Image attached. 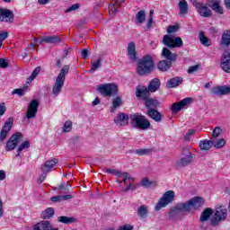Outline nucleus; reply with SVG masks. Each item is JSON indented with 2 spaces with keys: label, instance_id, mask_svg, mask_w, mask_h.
Masks as SVG:
<instances>
[{
  "label": "nucleus",
  "instance_id": "obj_26",
  "mask_svg": "<svg viewBox=\"0 0 230 230\" xmlns=\"http://www.w3.org/2000/svg\"><path fill=\"white\" fill-rule=\"evenodd\" d=\"M183 81L182 77H172L167 81L166 85L167 87H179V85H182Z\"/></svg>",
  "mask_w": 230,
  "mask_h": 230
},
{
  "label": "nucleus",
  "instance_id": "obj_58",
  "mask_svg": "<svg viewBox=\"0 0 230 230\" xmlns=\"http://www.w3.org/2000/svg\"><path fill=\"white\" fill-rule=\"evenodd\" d=\"M81 57L84 60H87L89 58V50L87 49H84L81 52Z\"/></svg>",
  "mask_w": 230,
  "mask_h": 230
},
{
  "label": "nucleus",
  "instance_id": "obj_25",
  "mask_svg": "<svg viewBox=\"0 0 230 230\" xmlns=\"http://www.w3.org/2000/svg\"><path fill=\"white\" fill-rule=\"evenodd\" d=\"M211 2H208V6L211 8L216 13H219V15H223L224 13V7L220 5L219 0H211Z\"/></svg>",
  "mask_w": 230,
  "mask_h": 230
},
{
  "label": "nucleus",
  "instance_id": "obj_9",
  "mask_svg": "<svg viewBox=\"0 0 230 230\" xmlns=\"http://www.w3.org/2000/svg\"><path fill=\"white\" fill-rule=\"evenodd\" d=\"M183 155L176 162L177 168H184V166H189L193 163V154L190 150L184 149Z\"/></svg>",
  "mask_w": 230,
  "mask_h": 230
},
{
  "label": "nucleus",
  "instance_id": "obj_64",
  "mask_svg": "<svg viewBox=\"0 0 230 230\" xmlns=\"http://www.w3.org/2000/svg\"><path fill=\"white\" fill-rule=\"evenodd\" d=\"M134 226L132 225H124L120 226L118 230H133Z\"/></svg>",
  "mask_w": 230,
  "mask_h": 230
},
{
  "label": "nucleus",
  "instance_id": "obj_36",
  "mask_svg": "<svg viewBox=\"0 0 230 230\" xmlns=\"http://www.w3.org/2000/svg\"><path fill=\"white\" fill-rule=\"evenodd\" d=\"M53 215H55V208H48L41 213V217H42V218H44V220L52 218Z\"/></svg>",
  "mask_w": 230,
  "mask_h": 230
},
{
  "label": "nucleus",
  "instance_id": "obj_13",
  "mask_svg": "<svg viewBox=\"0 0 230 230\" xmlns=\"http://www.w3.org/2000/svg\"><path fill=\"white\" fill-rule=\"evenodd\" d=\"M69 65H65L60 70V73L58 75V77L56 79V84L54 87H63L64 86V82H66V75L69 73L70 69Z\"/></svg>",
  "mask_w": 230,
  "mask_h": 230
},
{
  "label": "nucleus",
  "instance_id": "obj_60",
  "mask_svg": "<svg viewBox=\"0 0 230 230\" xmlns=\"http://www.w3.org/2000/svg\"><path fill=\"white\" fill-rule=\"evenodd\" d=\"M97 87H118V84L114 83H106V84H99L97 85Z\"/></svg>",
  "mask_w": 230,
  "mask_h": 230
},
{
  "label": "nucleus",
  "instance_id": "obj_49",
  "mask_svg": "<svg viewBox=\"0 0 230 230\" xmlns=\"http://www.w3.org/2000/svg\"><path fill=\"white\" fill-rule=\"evenodd\" d=\"M222 134V128L216 127L212 132V137H218Z\"/></svg>",
  "mask_w": 230,
  "mask_h": 230
},
{
  "label": "nucleus",
  "instance_id": "obj_30",
  "mask_svg": "<svg viewBox=\"0 0 230 230\" xmlns=\"http://www.w3.org/2000/svg\"><path fill=\"white\" fill-rule=\"evenodd\" d=\"M211 215H213V208H205L204 211L201 213L199 222H208V220H209V218L211 217Z\"/></svg>",
  "mask_w": 230,
  "mask_h": 230
},
{
  "label": "nucleus",
  "instance_id": "obj_63",
  "mask_svg": "<svg viewBox=\"0 0 230 230\" xmlns=\"http://www.w3.org/2000/svg\"><path fill=\"white\" fill-rule=\"evenodd\" d=\"M9 64L8 61H6V59L4 58H0V67H3L4 69H5V67H8Z\"/></svg>",
  "mask_w": 230,
  "mask_h": 230
},
{
  "label": "nucleus",
  "instance_id": "obj_47",
  "mask_svg": "<svg viewBox=\"0 0 230 230\" xmlns=\"http://www.w3.org/2000/svg\"><path fill=\"white\" fill-rule=\"evenodd\" d=\"M28 148H30V141L26 140L18 147V152H22V150H26Z\"/></svg>",
  "mask_w": 230,
  "mask_h": 230
},
{
  "label": "nucleus",
  "instance_id": "obj_55",
  "mask_svg": "<svg viewBox=\"0 0 230 230\" xmlns=\"http://www.w3.org/2000/svg\"><path fill=\"white\" fill-rule=\"evenodd\" d=\"M80 8V4H74L68 9L65 11L66 13H69V12H75V10H78Z\"/></svg>",
  "mask_w": 230,
  "mask_h": 230
},
{
  "label": "nucleus",
  "instance_id": "obj_14",
  "mask_svg": "<svg viewBox=\"0 0 230 230\" xmlns=\"http://www.w3.org/2000/svg\"><path fill=\"white\" fill-rule=\"evenodd\" d=\"M220 67L225 73H230V49L225 50L222 54Z\"/></svg>",
  "mask_w": 230,
  "mask_h": 230
},
{
  "label": "nucleus",
  "instance_id": "obj_3",
  "mask_svg": "<svg viewBox=\"0 0 230 230\" xmlns=\"http://www.w3.org/2000/svg\"><path fill=\"white\" fill-rule=\"evenodd\" d=\"M155 62L150 55H145L137 63V73L138 76H146L154 72Z\"/></svg>",
  "mask_w": 230,
  "mask_h": 230
},
{
  "label": "nucleus",
  "instance_id": "obj_22",
  "mask_svg": "<svg viewBox=\"0 0 230 230\" xmlns=\"http://www.w3.org/2000/svg\"><path fill=\"white\" fill-rule=\"evenodd\" d=\"M210 93L213 96H226L230 94V87H212Z\"/></svg>",
  "mask_w": 230,
  "mask_h": 230
},
{
  "label": "nucleus",
  "instance_id": "obj_54",
  "mask_svg": "<svg viewBox=\"0 0 230 230\" xmlns=\"http://www.w3.org/2000/svg\"><path fill=\"white\" fill-rule=\"evenodd\" d=\"M139 188V185H132V181L129 182V184L124 189V191H134V190H137Z\"/></svg>",
  "mask_w": 230,
  "mask_h": 230
},
{
  "label": "nucleus",
  "instance_id": "obj_17",
  "mask_svg": "<svg viewBox=\"0 0 230 230\" xmlns=\"http://www.w3.org/2000/svg\"><path fill=\"white\" fill-rule=\"evenodd\" d=\"M97 93L104 96V98H111V96L118 94V87H98Z\"/></svg>",
  "mask_w": 230,
  "mask_h": 230
},
{
  "label": "nucleus",
  "instance_id": "obj_4",
  "mask_svg": "<svg viewBox=\"0 0 230 230\" xmlns=\"http://www.w3.org/2000/svg\"><path fill=\"white\" fill-rule=\"evenodd\" d=\"M129 119L133 128H138L139 130H148V128H150V120L144 115L135 113L131 114Z\"/></svg>",
  "mask_w": 230,
  "mask_h": 230
},
{
  "label": "nucleus",
  "instance_id": "obj_48",
  "mask_svg": "<svg viewBox=\"0 0 230 230\" xmlns=\"http://www.w3.org/2000/svg\"><path fill=\"white\" fill-rule=\"evenodd\" d=\"M122 103H123V101L121 100V97L118 96L113 101L112 105H113L114 109H118V107H119V105H121Z\"/></svg>",
  "mask_w": 230,
  "mask_h": 230
},
{
  "label": "nucleus",
  "instance_id": "obj_43",
  "mask_svg": "<svg viewBox=\"0 0 230 230\" xmlns=\"http://www.w3.org/2000/svg\"><path fill=\"white\" fill-rule=\"evenodd\" d=\"M118 177H123L121 181H118L119 184H121V182H124L125 186H127V183L128 182V172H120V175Z\"/></svg>",
  "mask_w": 230,
  "mask_h": 230
},
{
  "label": "nucleus",
  "instance_id": "obj_11",
  "mask_svg": "<svg viewBox=\"0 0 230 230\" xmlns=\"http://www.w3.org/2000/svg\"><path fill=\"white\" fill-rule=\"evenodd\" d=\"M190 103H193V99L187 97L179 102L172 103L171 111L175 114L177 112H180V111H182L184 107H188V105H190Z\"/></svg>",
  "mask_w": 230,
  "mask_h": 230
},
{
  "label": "nucleus",
  "instance_id": "obj_32",
  "mask_svg": "<svg viewBox=\"0 0 230 230\" xmlns=\"http://www.w3.org/2000/svg\"><path fill=\"white\" fill-rule=\"evenodd\" d=\"M214 143H215V140H208V139L201 140L199 142V148L200 150H210Z\"/></svg>",
  "mask_w": 230,
  "mask_h": 230
},
{
  "label": "nucleus",
  "instance_id": "obj_29",
  "mask_svg": "<svg viewBox=\"0 0 230 230\" xmlns=\"http://www.w3.org/2000/svg\"><path fill=\"white\" fill-rule=\"evenodd\" d=\"M136 24H143L146 21V12L145 10H140L135 16Z\"/></svg>",
  "mask_w": 230,
  "mask_h": 230
},
{
  "label": "nucleus",
  "instance_id": "obj_53",
  "mask_svg": "<svg viewBox=\"0 0 230 230\" xmlns=\"http://www.w3.org/2000/svg\"><path fill=\"white\" fill-rule=\"evenodd\" d=\"M198 69H200V65L191 66L189 67L187 73L188 75H192V73H196Z\"/></svg>",
  "mask_w": 230,
  "mask_h": 230
},
{
  "label": "nucleus",
  "instance_id": "obj_7",
  "mask_svg": "<svg viewBox=\"0 0 230 230\" xmlns=\"http://www.w3.org/2000/svg\"><path fill=\"white\" fill-rule=\"evenodd\" d=\"M190 3H192L200 17H211L213 15V12L206 4L200 3L198 0H190Z\"/></svg>",
  "mask_w": 230,
  "mask_h": 230
},
{
  "label": "nucleus",
  "instance_id": "obj_56",
  "mask_svg": "<svg viewBox=\"0 0 230 230\" xmlns=\"http://www.w3.org/2000/svg\"><path fill=\"white\" fill-rule=\"evenodd\" d=\"M41 172H42V173L38 180V182L40 184H42V182H44V181H46V177L48 175V172H46V171H41Z\"/></svg>",
  "mask_w": 230,
  "mask_h": 230
},
{
  "label": "nucleus",
  "instance_id": "obj_50",
  "mask_svg": "<svg viewBox=\"0 0 230 230\" xmlns=\"http://www.w3.org/2000/svg\"><path fill=\"white\" fill-rule=\"evenodd\" d=\"M196 130L195 129H189L188 132L184 136L185 141H190L191 139V136L195 134Z\"/></svg>",
  "mask_w": 230,
  "mask_h": 230
},
{
  "label": "nucleus",
  "instance_id": "obj_6",
  "mask_svg": "<svg viewBox=\"0 0 230 230\" xmlns=\"http://www.w3.org/2000/svg\"><path fill=\"white\" fill-rule=\"evenodd\" d=\"M163 44L169 48V49H173V48H182L184 46V42H182L181 37L172 38V36L168 34L164 36Z\"/></svg>",
  "mask_w": 230,
  "mask_h": 230
},
{
  "label": "nucleus",
  "instance_id": "obj_33",
  "mask_svg": "<svg viewBox=\"0 0 230 230\" xmlns=\"http://www.w3.org/2000/svg\"><path fill=\"white\" fill-rule=\"evenodd\" d=\"M122 3H125V0H113V2L111 4L110 12L111 13H118V9L121 8Z\"/></svg>",
  "mask_w": 230,
  "mask_h": 230
},
{
  "label": "nucleus",
  "instance_id": "obj_37",
  "mask_svg": "<svg viewBox=\"0 0 230 230\" xmlns=\"http://www.w3.org/2000/svg\"><path fill=\"white\" fill-rule=\"evenodd\" d=\"M148 215V208H146V206L145 205H141L138 208V211H137V217H139V218H146V216Z\"/></svg>",
  "mask_w": 230,
  "mask_h": 230
},
{
  "label": "nucleus",
  "instance_id": "obj_5",
  "mask_svg": "<svg viewBox=\"0 0 230 230\" xmlns=\"http://www.w3.org/2000/svg\"><path fill=\"white\" fill-rule=\"evenodd\" d=\"M175 199V191L173 190H167L163 196L159 199L158 202L156 203L155 209L156 211H161L163 208H166L168 204H172Z\"/></svg>",
  "mask_w": 230,
  "mask_h": 230
},
{
  "label": "nucleus",
  "instance_id": "obj_12",
  "mask_svg": "<svg viewBox=\"0 0 230 230\" xmlns=\"http://www.w3.org/2000/svg\"><path fill=\"white\" fill-rule=\"evenodd\" d=\"M39 105H40V103L37 99H34L30 102L26 113L28 119H31V118H35V116H37V112H39Z\"/></svg>",
  "mask_w": 230,
  "mask_h": 230
},
{
  "label": "nucleus",
  "instance_id": "obj_2",
  "mask_svg": "<svg viewBox=\"0 0 230 230\" xmlns=\"http://www.w3.org/2000/svg\"><path fill=\"white\" fill-rule=\"evenodd\" d=\"M159 89L158 87H139L137 88L136 96L138 100H146V109H155V107H159V102L150 98V93H155Z\"/></svg>",
  "mask_w": 230,
  "mask_h": 230
},
{
  "label": "nucleus",
  "instance_id": "obj_18",
  "mask_svg": "<svg viewBox=\"0 0 230 230\" xmlns=\"http://www.w3.org/2000/svg\"><path fill=\"white\" fill-rule=\"evenodd\" d=\"M127 55L130 62H137V51H136V43L130 41L127 47Z\"/></svg>",
  "mask_w": 230,
  "mask_h": 230
},
{
  "label": "nucleus",
  "instance_id": "obj_27",
  "mask_svg": "<svg viewBox=\"0 0 230 230\" xmlns=\"http://www.w3.org/2000/svg\"><path fill=\"white\" fill-rule=\"evenodd\" d=\"M58 163V160L52 159L48 160L44 163V164L41 166V172H47L49 173L51 172V169Z\"/></svg>",
  "mask_w": 230,
  "mask_h": 230
},
{
  "label": "nucleus",
  "instance_id": "obj_41",
  "mask_svg": "<svg viewBox=\"0 0 230 230\" xmlns=\"http://www.w3.org/2000/svg\"><path fill=\"white\" fill-rule=\"evenodd\" d=\"M147 87H161V80L159 78L152 79Z\"/></svg>",
  "mask_w": 230,
  "mask_h": 230
},
{
  "label": "nucleus",
  "instance_id": "obj_15",
  "mask_svg": "<svg viewBox=\"0 0 230 230\" xmlns=\"http://www.w3.org/2000/svg\"><path fill=\"white\" fill-rule=\"evenodd\" d=\"M15 15L9 9L0 8V22H13Z\"/></svg>",
  "mask_w": 230,
  "mask_h": 230
},
{
  "label": "nucleus",
  "instance_id": "obj_1",
  "mask_svg": "<svg viewBox=\"0 0 230 230\" xmlns=\"http://www.w3.org/2000/svg\"><path fill=\"white\" fill-rule=\"evenodd\" d=\"M202 204H204V200L199 197H194L185 203H178L169 212V218H175L179 215V211L188 212L191 211V209H199V208H202Z\"/></svg>",
  "mask_w": 230,
  "mask_h": 230
},
{
  "label": "nucleus",
  "instance_id": "obj_8",
  "mask_svg": "<svg viewBox=\"0 0 230 230\" xmlns=\"http://www.w3.org/2000/svg\"><path fill=\"white\" fill-rule=\"evenodd\" d=\"M227 218V209L224 207H219L216 208V212L211 218L212 226H218L219 222H222Z\"/></svg>",
  "mask_w": 230,
  "mask_h": 230
},
{
  "label": "nucleus",
  "instance_id": "obj_19",
  "mask_svg": "<svg viewBox=\"0 0 230 230\" xmlns=\"http://www.w3.org/2000/svg\"><path fill=\"white\" fill-rule=\"evenodd\" d=\"M161 56L171 64H173V62H175L179 57L177 53L172 52V50H170V49L167 48H163Z\"/></svg>",
  "mask_w": 230,
  "mask_h": 230
},
{
  "label": "nucleus",
  "instance_id": "obj_62",
  "mask_svg": "<svg viewBox=\"0 0 230 230\" xmlns=\"http://www.w3.org/2000/svg\"><path fill=\"white\" fill-rule=\"evenodd\" d=\"M13 94H18V96H22L24 94V89L17 88L13 91Z\"/></svg>",
  "mask_w": 230,
  "mask_h": 230
},
{
  "label": "nucleus",
  "instance_id": "obj_39",
  "mask_svg": "<svg viewBox=\"0 0 230 230\" xmlns=\"http://www.w3.org/2000/svg\"><path fill=\"white\" fill-rule=\"evenodd\" d=\"M212 146H214V148H223L226 146V140L224 138H220L217 141L214 140Z\"/></svg>",
  "mask_w": 230,
  "mask_h": 230
},
{
  "label": "nucleus",
  "instance_id": "obj_10",
  "mask_svg": "<svg viewBox=\"0 0 230 230\" xmlns=\"http://www.w3.org/2000/svg\"><path fill=\"white\" fill-rule=\"evenodd\" d=\"M21 139H22V134L20 132L14 133L6 143V152H12V150H15L17 145L21 143Z\"/></svg>",
  "mask_w": 230,
  "mask_h": 230
},
{
  "label": "nucleus",
  "instance_id": "obj_40",
  "mask_svg": "<svg viewBox=\"0 0 230 230\" xmlns=\"http://www.w3.org/2000/svg\"><path fill=\"white\" fill-rule=\"evenodd\" d=\"M71 187V185H69L68 183H61L57 190H58V191L63 190L64 193H69V188Z\"/></svg>",
  "mask_w": 230,
  "mask_h": 230
},
{
  "label": "nucleus",
  "instance_id": "obj_51",
  "mask_svg": "<svg viewBox=\"0 0 230 230\" xmlns=\"http://www.w3.org/2000/svg\"><path fill=\"white\" fill-rule=\"evenodd\" d=\"M141 186L144 188H150V186H152V181H150L148 178H145L141 181Z\"/></svg>",
  "mask_w": 230,
  "mask_h": 230
},
{
  "label": "nucleus",
  "instance_id": "obj_45",
  "mask_svg": "<svg viewBox=\"0 0 230 230\" xmlns=\"http://www.w3.org/2000/svg\"><path fill=\"white\" fill-rule=\"evenodd\" d=\"M72 128H73V122H71L70 120L65 122L64 127H63V130L65 132H71Z\"/></svg>",
  "mask_w": 230,
  "mask_h": 230
},
{
  "label": "nucleus",
  "instance_id": "obj_21",
  "mask_svg": "<svg viewBox=\"0 0 230 230\" xmlns=\"http://www.w3.org/2000/svg\"><path fill=\"white\" fill-rule=\"evenodd\" d=\"M42 42H46V44H62L64 38L58 35L45 36L42 39Z\"/></svg>",
  "mask_w": 230,
  "mask_h": 230
},
{
  "label": "nucleus",
  "instance_id": "obj_23",
  "mask_svg": "<svg viewBox=\"0 0 230 230\" xmlns=\"http://www.w3.org/2000/svg\"><path fill=\"white\" fill-rule=\"evenodd\" d=\"M146 114L149 118H151V119H154V121H156L157 123L163 120V115L161 112L157 111L154 108H149L146 111Z\"/></svg>",
  "mask_w": 230,
  "mask_h": 230
},
{
  "label": "nucleus",
  "instance_id": "obj_59",
  "mask_svg": "<svg viewBox=\"0 0 230 230\" xmlns=\"http://www.w3.org/2000/svg\"><path fill=\"white\" fill-rule=\"evenodd\" d=\"M40 66H37L31 73V76H32V78H37V76L39 75V74L40 73Z\"/></svg>",
  "mask_w": 230,
  "mask_h": 230
},
{
  "label": "nucleus",
  "instance_id": "obj_46",
  "mask_svg": "<svg viewBox=\"0 0 230 230\" xmlns=\"http://www.w3.org/2000/svg\"><path fill=\"white\" fill-rule=\"evenodd\" d=\"M105 173H111L112 175H115L116 177H119L121 175V171L114 170V169H105Z\"/></svg>",
  "mask_w": 230,
  "mask_h": 230
},
{
  "label": "nucleus",
  "instance_id": "obj_16",
  "mask_svg": "<svg viewBox=\"0 0 230 230\" xmlns=\"http://www.w3.org/2000/svg\"><path fill=\"white\" fill-rule=\"evenodd\" d=\"M12 127H13V119L9 118L4 124L2 130L0 132V141L3 142L6 139L8 136V132L12 130Z\"/></svg>",
  "mask_w": 230,
  "mask_h": 230
},
{
  "label": "nucleus",
  "instance_id": "obj_52",
  "mask_svg": "<svg viewBox=\"0 0 230 230\" xmlns=\"http://www.w3.org/2000/svg\"><path fill=\"white\" fill-rule=\"evenodd\" d=\"M179 25H172L167 28V33H175L179 31Z\"/></svg>",
  "mask_w": 230,
  "mask_h": 230
},
{
  "label": "nucleus",
  "instance_id": "obj_57",
  "mask_svg": "<svg viewBox=\"0 0 230 230\" xmlns=\"http://www.w3.org/2000/svg\"><path fill=\"white\" fill-rule=\"evenodd\" d=\"M6 113V103L1 102L0 103V116H4Z\"/></svg>",
  "mask_w": 230,
  "mask_h": 230
},
{
  "label": "nucleus",
  "instance_id": "obj_31",
  "mask_svg": "<svg viewBox=\"0 0 230 230\" xmlns=\"http://www.w3.org/2000/svg\"><path fill=\"white\" fill-rule=\"evenodd\" d=\"M172 66V64L170 61H166V59L161 60L157 64V67L159 71H162V72L168 71V69H171Z\"/></svg>",
  "mask_w": 230,
  "mask_h": 230
},
{
  "label": "nucleus",
  "instance_id": "obj_61",
  "mask_svg": "<svg viewBox=\"0 0 230 230\" xmlns=\"http://www.w3.org/2000/svg\"><path fill=\"white\" fill-rule=\"evenodd\" d=\"M60 93H62L61 87H53L52 88V93L54 94V96H58V94H60Z\"/></svg>",
  "mask_w": 230,
  "mask_h": 230
},
{
  "label": "nucleus",
  "instance_id": "obj_42",
  "mask_svg": "<svg viewBox=\"0 0 230 230\" xmlns=\"http://www.w3.org/2000/svg\"><path fill=\"white\" fill-rule=\"evenodd\" d=\"M98 67H102V58L97 59L92 64L91 71L94 73Z\"/></svg>",
  "mask_w": 230,
  "mask_h": 230
},
{
  "label": "nucleus",
  "instance_id": "obj_20",
  "mask_svg": "<svg viewBox=\"0 0 230 230\" xmlns=\"http://www.w3.org/2000/svg\"><path fill=\"white\" fill-rule=\"evenodd\" d=\"M128 114L125 112H119L114 119V123L116 125H119L120 127H125L128 125Z\"/></svg>",
  "mask_w": 230,
  "mask_h": 230
},
{
  "label": "nucleus",
  "instance_id": "obj_35",
  "mask_svg": "<svg viewBox=\"0 0 230 230\" xmlns=\"http://www.w3.org/2000/svg\"><path fill=\"white\" fill-rule=\"evenodd\" d=\"M179 8H180V15L188 14L189 8H188V2H186V0H181L179 2Z\"/></svg>",
  "mask_w": 230,
  "mask_h": 230
},
{
  "label": "nucleus",
  "instance_id": "obj_24",
  "mask_svg": "<svg viewBox=\"0 0 230 230\" xmlns=\"http://www.w3.org/2000/svg\"><path fill=\"white\" fill-rule=\"evenodd\" d=\"M33 230H58V228H53L49 221H41L34 226Z\"/></svg>",
  "mask_w": 230,
  "mask_h": 230
},
{
  "label": "nucleus",
  "instance_id": "obj_38",
  "mask_svg": "<svg viewBox=\"0 0 230 230\" xmlns=\"http://www.w3.org/2000/svg\"><path fill=\"white\" fill-rule=\"evenodd\" d=\"M58 222H60L61 224H73V222H75V218L66 216H60L58 217Z\"/></svg>",
  "mask_w": 230,
  "mask_h": 230
},
{
  "label": "nucleus",
  "instance_id": "obj_44",
  "mask_svg": "<svg viewBox=\"0 0 230 230\" xmlns=\"http://www.w3.org/2000/svg\"><path fill=\"white\" fill-rule=\"evenodd\" d=\"M152 152V149H137L135 150V154L137 155H147V154H150Z\"/></svg>",
  "mask_w": 230,
  "mask_h": 230
},
{
  "label": "nucleus",
  "instance_id": "obj_28",
  "mask_svg": "<svg viewBox=\"0 0 230 230\" xmlns=\"http://www.w3.org/2000/svg\"><path fill=\"white\" fill-rule=\"evenodd\" d=\"M221 46H225L226 48L230 47V30H226L221 37Z\"/></svg>",
  "mask_w": 230,
  "mask_h": 230
},
{
  "label": "nucleus",
  "instance_id": "obj_34",
  "mask_svg": "<svg viewBox=\"0 0 230 230\" xmlns=\"http://www.w3.org/2000/svg\"><path fill=\"white\" fill-rule=\"evenodd\" d=\"M199 42L202 44V46H205V48H209V46L212 44L211 40L206 37V34H204L203 31L199 33Z\"/></svg>",
  "mask_w": 230,
  "mask_h": 230
}]
</instances>
